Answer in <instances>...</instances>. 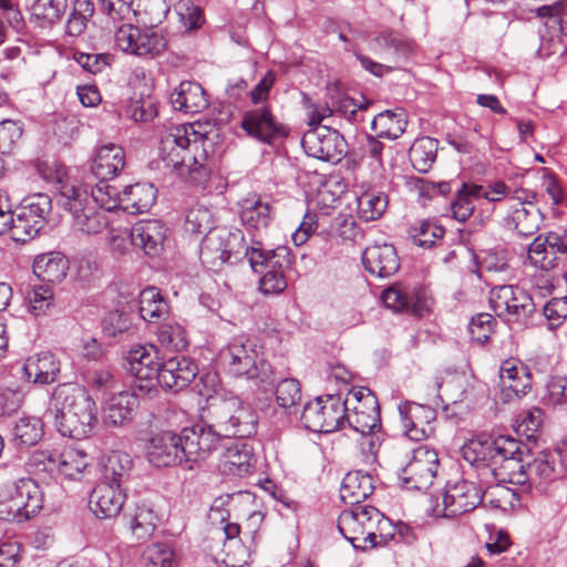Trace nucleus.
<instances>
[{
    "instance_id": "obj_3",
    "label": "nucleus",
    "mask_w": 567,
    "mask_h": 567,
    "mask_svg": "<svg viewBox=\"0 0 567 567\" xmlns=\"http://www.w3.org/2000/svg\"><path fill=\"white\" fill-rule=\"evenodd\" d=\"M47 415L54 419L63 436L75 440L87 437L97 423L96 404L78 383H61L53 389Z\"/></svg>"
},
{
    "instance_id": "obj_13",
    "label": "nucleus",
    "mask_w": 567,
    "mask_h": 567,
    "mask_svg": "<svg viewBox=\"0 0 567 567\" xmlns=\"http://www.w3.org/2000/svg\"><path fill=\"white\" fill-rule=\"evenodd\" d=\"M301 146L308 156L323 162L339 163L348 153V143L339 131L329 126L308 130Z\"/></svg>"
},
{
    "instance_id": "obj_46",
    "label": "nucleus",
    "mask_w": 567,
    "mask_h": 567,
    "mask_svg": "<svg viewBox=\"0 0 567 567\" xmlns=\"http://www.w3.org/2000/svg\"><path fill=\"white\" fill-rule=\"evenodd\" d=\"M439 142L435 138L423 136L416 138L409 150V159L415 171L427 173L437 156Z\"/></svg>"
},
{
    "instance_id": "obj_25",
    "label": "nucleus",
    "mask_w": 567,
    "mask_h": 567,
    "mask_svg": "<svg viewBox=\"0 0 567 567\" xmlns=\"http://www.w3.org/2000/svg\"><path fill=\"white\" fill-rule=\"evenodd\" d=\"M125 499L122 487L100 483L91 493L89 505L99 518H112L118 515Z\"/></svg>"
},
{
    "instance_id": "obj_36",
    "label": "nucleus",
    "mask_w": 567,
    "mask_h": 567,
    "mask_svg": "<svg viewBox=\"0 0 567 567\" xmlns=\"http://www.w3.org/2000/svg\"><path fill=\"white\" fill-rule=\"evenodd\" d=\"M272 219V207L260 196L252 195L240 202V220L248 230L267 228Z\"/></svg>"
},
{
    "instance_id": "obj_57",
    "label": "nucleus",
    "mask_w": 567,
    "mask_h": 567,
    "mask_svg": "<svg viewBox=\"0 0 567 567\" xmlns=\"http://www.w3.org/2000/svg\"><path fill=\"white\" fill-rule=\"evenodd\" d=\"M496 324V319L486 312H481L472 317L468 324L472 340L478 344L486 343L493 334Z\"/></svg>"
},
{
    "instance_id": "obj_10",
    "label": "nucleus",
    "mask_w": 567,
    "mask_h": 567,
    "mask_svg": "<svg viewBox=\"0 0 567 567\" xmlns=\"http://www.w3.org/2000/svg\"><path fill=\"white\" fill-rule=\"evenodd\" d=\"M51 208V198L47 194L38 193L24 198L8 227L11 238L25 243L37 236L44 227Z\"/></svg>"
},
{
    "instance_id": "obj_1",
    "label": "nucleus",
    "mask_w": 567,
    "mask_h": 567,
    "mask_svg": "<svg viewBox=\"0 0 567 567\" xmlns=\"http://www.w3.org/2000/svg\"><path fill=\"white\" fill-rule=\"evenodd\" d=\"M159 154L166 167L196 186H205L213 169L214 142L192 125L172 127L162 138Z\"/></svg>"
},
{
    "instance_id": "obj_28",
    "label": "nucleus",
    "mask_w": 567,
    "mask_h": 567,
    "mask_svg": "<svg viewBox=\"0 0 567 567\" xmlns=\"http://www.w3.org/2000/svg\"><path fill=\"white\" fill-rule=\"evenodd\" d=\"M245 256L252 270L261 276L267 271L287 270L291 264L290 250L286 246H279L271 250L247 247Z\"/></svg>"
},
{
    "instance_id": "obj_48",
    "label": "nucleus",
    "mask_w": 567,
    "mask_h": 567,
    "mask_svg": "<svg viewBox=\"0 0 567 567\" xmlns=\"http://www.w3.org/2000/svg\"><path fill=\"white\" fill-rule=\"evenodd\" d=\"M89 465L87 454L83 451L66 447L59 451L55 476L75 480Z\"/></svg>"
},
{
    "instance_id": "obj_30",
    "label": "nucleus",
    "mask_w": 567,
    "mask_h": 567,
    "mask_svg": "<svg viewBox=\"0 0 567 567\" xmlns=\"http://www.w3.org/2000/svg\"><path fill=\"white\" fill-rule=\"evenodd\" d=\"M511 213L505 218L506 225L518 235L528 237L539 228L540 212L530 200L520 199L509 205Z\"/></svg>"
},
{
    "instance_id": "obj_54",
    "label": "nucleus",
    "mask_w": 567,
    "mask_h": 567,
    "mask_svg": "<svg viewBox=\"0 0 567 567\" xmlns=\"http://www.w3.org/2000/svg\"><path fill=\"white\" fill-rule=\"evenodd\" d=\"M157 516L151 508L137 507L128 519V527L137 540L145 542L156 529Z\"/></svg>"
},
{
    "instance_id": "obj_45",
    "label": "nucleus",
    "mask_w": 567,
    "mask_h": 567,
    "mask_svg": "<svg viewBox=\"0 0 567 567\" xmlns=\"http://www.w3.org/2000/svg\"><path fill=\"white\" fill-rule=\"evenodd\" d=\"M140 316L150 323H156L169 312L168 302L162 297L155 287L144 289L140 295Z\"/></svg>"
},
{
    "instance_id": "obj_62",
    "label": "nucleus",
    "mask_w": 567,
    "mask_h": 567,
    "mask_svg": "<svg viewBox=\"0 0 567 567\" xmlns=\"http://www.w3.org/2000/svg\"><path fill=\"white\" fill-rule=\"evenodd\" d=\"M176 10L179 21L187 32L198 30L205 22L203 10L194 6L192 0H181L176 6Z\"/></svg>"
},
{
    "instance_id": "obj_59",
    "label": "nucleus",
    "mask_w": 567,
    "mask_h": 567,
    "mask_svg": "<svg viewBox=\"0 0 567 567\" xmlns=\"http://www.w3.org/2000/svg\"><path fill=\"white\" fill-rule=\"evenodd\" d=\"M301 400V385L295 378H284L276 388V401L279 406L289 409Z\"/></svg>"
},
{
    "instance_id": "obj_32",
    "label": "nucleus",
    "mask_w": 567,
    "mask_h": 567,
    "mask_svg": "<svg viewBox=\"0 0 567 567\" xmlns=\"http://www.w3.org/2000/svg\"><path fill=\"white\" fill-rule=\"evenodd\" d=\"M374 491V480L369 473L351 471L346 474L340 487V497L351 506H362Z\"/></svg>"
},
{
    "instance_id": "obj_27",
    "label": "nucleus",
    "mask_w": 567,
    "mask_h": 567,
    "mask_svg": "<svg viewBox=\"0 0 567 567\" xmlns=\"http://www.w3.org/2000/svg\"><path fill=\"white\" fill-rule=\"evenodd\" d=\"M171 103L176 111L186 114L200 113L209 106L204 87L193 81H183L171 95Z\"/></svg>"
},
{
    "instance_id": "obj_14",
    "label": "nucleus",
    "mask_w": 567,
    "mask_h": 567,
    "mask_svg": "<svg viewBox=\"0 0 567 567\" xmlns=\"http://www.w3.org/2000/svg\"><path fill=\"white\" fill-rule=\"evenodd\" d=\"M240 127L251 138L264 144L287 137L289 127L279 122L270 104H262L244 112Z\"/></svg>"
},
{
    "instance_id": "obj_49",
    "label": "nucleus",
    "mask_w": 567,
    "mask_h": 567,
    "mask_svg": "<svg viewBox=\"0 0 567 567\" xmlns=\"http://www.w3.org/2000/svg\"><path fill=\"white\" fill-rule=\"evenodd\" d=\"M389 204L385 193L375 189L363 192L358 197V216L363 221L377 220L384 214Z\"/></svg>"
},
{
    "instance_id": "obj_44",
    "label": "nucleus",
    "mask_w": 567,
    "mask_h": 567,
    "mask_svg": "<svg viewBox=\"0 0 567 567\" xmlns=\"http://www.w3.org/2000/svg\"><path fill=\"white\" fill-rule=\"evenodd\" d=\"M59 450L51 446H41L33 450L25 462L27 471L42 480L55 476Z\"/></svg>"
},
{
    "instance_id": "obj_2",
    "label": "nucleus",
    "mask_w": 567,
    "mask_h": 567,
    "mask_svg": "<svg viewBox=\"0 0 567 567\" xmlns=\"http://www.w3.org/2000/svg\"><path fill=\"white\" fill-rule=\"evenodd\" d=\"M461 453L483 481L493 477L516 485L533 481L522 463V443L511 436L501 435L493 441L470 440Z\"/></svg>"
},
{
    "instance_id": "obj_42",
    "label": "nucleus",
    "mask_w": 567,
    "mask_h": 567,
    "mask_svg": "<svg viewBox=\"0 0 567 567\" xmlns=\"http://www.w3.org/2000/svg\"><path fill=\"white\" fill-rule=\"evenodd\" d=\"M138 406L137 396L130 391L114 393L105 408V421L113 425H122L131 421Z\"/></svg>"
},
{
    "instance_id": "obj_21",
    "label": "nucleus",
    "mask_w": 567,
    "mask_h": 567,
    "mask_svg": "<svg viewBox=\"0 0 567 567\" xmlns=\"http://www.w3.org/2000/svg\"><path fill=\"white\" fill-rule=\"evenodd\" d=\"M501 399L511 402L526 395L532 388L528 368L517 360H505L499 368Z\"/></svg>"
},
{
    "instance_id": "obj_34",
    "label": "nucleus",
    "mask_w": 567,
    "mask_h": 567,
    "mask_svg": "<svg viewBox=\"0 0 567 567\" xmlns=\"http://www.w3.org/2000/svg\"><path fill=\"white\" fill-rule=\"evenodd\" d=\"M127 363L130 372L141 381L157 379L161 362L156 357L153 347L136 346L128 351Z\"/></svg>"
},
{
    "instance_id": "obj_43",
    "label": "nucleus",
    "mask_w": 567,
    "mask_h": 567,
    "mask_svg": "<svg viewBox=\"0 0 567 567\" xmlns=\"http://www.w3.org/2000/svg\"><path fill=\"white\" fill-rule=\"evenodd\" d=\"M133 467V460L130 454L121 451H112L103 462L102 482L122 487L128 480Z\"/></svg>"
},
{
    "instance_id": "obj_29",
    "label": "nucleus",
    "mask_w": 567,
    "mask_h": 567,
    "mask_svg": "<svg viewBox=\"0 0 567 567\" xmlns=\"http://www.w3.org/2000/svg\"><path fill=\"white\" fill-rule=\"evenodd\" d=\"M60 365L56 357L47 351L29 357L23 365V372L28 381L44 385L56 381Z\"/></svg>"
},
{
    "instance_id": "obj_51",
    "label": "nucleus",
    "mask_w": 567,
    "mask_h": 567,
    "mask_svg": "<svg viewBox=\"0 0 567 567\" xmlns=\"http://www.w3.org/2000/svg\"><path fill=\"white\" fill-rule=\"evenodd\" d=\"M102 327L103 332L112 338L132 336L136 331L132 312L125 306L107 312L103 318Z\"/></svg>"
},
{
    "instance_id": "obj_24",
    "label": "nucleus",
    "mask_w": 567,
    "mask_h": 567,
    "mask_svg": "<svg viewBox=\"0 0 567 567\" xmlns=\"http://www.w3.org/2000/svg\"><path fill=\"white\" fill-rule=\"evenodd\" d=\"M167 228L157 219L140 220L131 229V240L148 256H157L164 248Z\"/></svg>"
},
{
    "instance_id": "obj_6",
    "label": "nucleus",
    "mask_w": 567,
    "mask_h": 567,
    "mask_svg": "<svg viewBox=\"0 0 567 567\" xmlns=\"http://www.w3.org/2000/svg\"><path fill=\"white\" fill-rule=\"evenodd\" d=\"M44 178L56 184L60 203L71 214L75 229L86 235H96L106 227L105 214L89 205L87 190L71 182L63 168L56 167L54 174L44 175Z\"/></svg>"
},
{
    "instance_id": "obj_58",
    "label": "nucleus",
    "mask_w": 567,
    "mask_h": 567,
    "mask_svg": "<svg viewBox=\"0 0 567 567\" xmlns=\"http://www.w3.org/2000/svg\"><path fill=\"white\" fill-rule=\"evenodd\" d=\"M27 300L34 316L44 315L53 302V290L49 285H34L27 291Z\"/></svg>"
},
{
    "instance_id": "obj_26",
    "label": "nucleus",
    "mask_w": 567,
    "mask_h": 567,
    "mask_svg": "<svg viewBox=\"0 0 567 567\" xmlns=\"http://www.w3.org/2000/svg\"><path fill=\"white\" fill-rule=\"evenodd\" d=\"M124 166V150L120 145L110 143L96 148L91 163V172L99 179H112Z\"/></svg>"
},
{
    "instance_id": "obj_63",
    "label": "nucleus",
    "mask_w": 567,
    "mask_h": 567,
    "mask_svg": "<svg viewBox=\"0 0 567 567\" xmlns=\"http://www.w3.org/2000/svg\"><path fill=\"white\" fill-rule=\"evenodd\" d=\"M134 0H101L100 11L114 23L130 20L132 16H136V11L132 8Z\"/></svg>"
},
{
    "instance_id": "obj_11",
    "label": "nucleus",
    "mask_w": 567,
    "mask_h": 567,
    "mask_svg": "<svg viewBox=\"0 0 567 567\" xmlns=\"http://www.w3.org/2000/svg\"><path fill=\"white\" fill-rule=\"evenodd\" d=\"M344 424L354 431L368 435L381 427L380 406L375 394L368 388H353L346 398Z\"/></svg>"
},
{
    "instance_id": "obj_41",
    "label": "nucleus",
    "mask_w": 567,
    "mask_h": 567,
    "mask_svg": "<svg viewBox=\"0 0 567 567\" xmlns=\"http://www.w3.org/2000/svg\"><path fill=\"white\" fill-rule=\"evenodd\" d=\"M484 195V186L475 183H462L456 189L455 198L451 202L454 219L465 223L474 213L475 202Z\"/></svg>"
},
{
    "instance_id": "obj_31",
    "label": "nucleus",
    "mask_w": 567,
    "mask_h": 567,
    "mask_svg": "<svg viewBox=\"0 0 567 567\" xmlns=\"http://www.w3.org/2000/svg\"><path fill=\"white\" fill-rule=\"evenodd\" d=\"M14 511H23L28 519L35 516L43 506V494L37 482L30 477L20 478L13 484Z\"/></svg>"
},
{
    "instance_id": "obj_7",
    "label": "nucleus",
    "mask_w": 567,
    "mask_h": 567,
    "mask_svg": "<svg viewBox=\"0 0 567 567\" xmlns=\"http://www.w3.org/2000/svg\"><path fill=\"white\" fill-rule=\"evenodd\" d=\"M245 237L240 229L226 227L209 230L202 240L199 259L202 265L213 271H220L225 265L240 259L245 250Z\"/></svg>"
},
{
    "instance_id": "obj_9",
    "label": "nucleus",
    "mask_w": 567,
    "mask_h": 567,
    "mask_svg": "<svg viewBox=\"0 0 567 567\" xmlns=\"http://www.w3.org/2000/svg\"><path fill=\"white\" fill-rule=\"evenodd\" d=\"M346 399L340 395L318 396L308 402L301 413L305 427L315 433H331L344 427Z\"/></svg>"
},
{
    "instance_id": "obj_38",
    "label": "nucleus",
    "mask_w": 567,
    "mask_h": 567,
    "mask_svg": "<svg viewBox=\"0 0 567 567\" xmlns=\"http://www.w3.org/2000/svg\"><path fill=\"white\" fill-rule=\"evenodd\" d=\"M68 10V0H34L30 7V22L40 29L58 24Z\"/></svg>"
},
{
    "instance_id": "obj_22",
    "label": "nucleus",
    "mask_w": 567,
    "mask_h": 567,
    "mask_svg": "<svg viewBox=\"0 0 567 567\" xmlns=\"http://www.w3.org/2000/svg\"><path fill=\"white\" fill-rule=\"evenodd\" d=\"M197 373V365L192 359L178 355L162 362L156 380L164 389L178 392L187 388Z\"/></svg>"
},
{
    "instance_id": "obj_12",
    "label": "nucleus",
    "mask_w": 567,
    "mask_h": 567,
    "mask_svg": "<svg viewBox=\"0 0 567 567\" xmlns=\"http://www.w3.org/2000/svg\"><path fill=\"white\" fill-rule=\"evenodd\" d=\"M115 45L123 52L140 58L154 59L167 47L165 37L152 28L141 29L132 23H123L115 30Z\"/></svg>"
},
{
    "instance_id": "obj_55",
    "label": "nucleus",
    "mask_w": 567,
    "mask_h": 567,
    "mask_svg": "<svg viewBox=\"0 0 567 567\" xmlns=\"http://www.w3.org/2000/svg\"><path fill=\"white\" fill-rule=\"evenodd\" d=\"M110 179H100L91 188V197L101 208L112 212L121 209L122 193L109 183Z\"/></svg>"
},
{
    "instance_id": "obj_17",
    "label": "nucleus",
    "mask_w": 567,
    "mask_h": 567,
    "mask_svg": "<svg viewBox=\"0 0 567 567\" xmlns=\"http://www.w3.org/2000/svg\"><path fill=\"white\" fill-rule=\"evenodd\" d=\"M182 432L176 434L172 431H161L153 434L145 447L147 461L157 467H168L188 463Z\"/></svg>"
},
{
    "instance_id": "obj_33",
    "label": "nucleus",
    "mask_w": 567,
    "mask_h": 567,
    "mask_svg": "<svg viewBox=\"0 0 567 567\" xmlns=\"http://www.w3.org/2000/svg\"><path fill=\"white\" fill-rule=\"evenodd\" d=\"M157 189L151 183H136L126 186L122 192L121 209L128 214L148 212L155 204Z\"/></svg>"
},
{
    "instance_id": "obj_61",
    "label": "nucleus",
    "mask_w": 567,
    "mask_h": 567,
    "mask_svg": "<svg viewBox=\"0 0 567 567\" xmlns=\"http://www.w3.org/2000/svg\"><path fill=\"white\" fill-rule=\"evenodd\" d=\"M152 567H177L176 555L168 543H154L145 550Z\"/></svg>"
},
{
    "instance_id": "obj_37",
    "label": "nucleus",
    "mask_w": 567,
    "mask_h": 567,
    "mask_svg": "<svg viewBox=\"0 0 567 567\" xmlns=\"http://www.w3.org/2000/svg\"><path fill=\"white\" fill-rule=\"evenodd\" d=\"M32 267L34 275L43 282L59 284L66 277L69 260L63 254L52 251L38 256Z\"/></svg>"
},
{
    "instance_id": "obj_53",
    "label": "nucleus",
    "mask_w": 567,
    "mask_h": 567,
    "mask_svg": "<svg viewBox=\"0 0 567 567\" xmlns=\"http://www.w3.org/2000/svg\"><path fill=\"white\" fill-rule=\"evenodd\" d=\"M548 250L544 244H540V236H538L528 247V259L540 271L561 274L563 257L558 254L551 255Z\"/></svg>"
},
{
    "instance_id": "obj_15",
    "label": "nucleus",
    "mask_w": 567,
    "mask_h": 567,
    "mask_svg": "<svg viewBox=\"0 0 567 567\" xmlns=\"http://www.w3.org/2000/svg\"><path fill=\"white\" fill-rule=\"evenodd\" d=\"M378 508L371 505L352 506L338 517L340 534L357 549H369L372 525L378 518Z\"/></svg>"
},
{
    "instance_id": "obj_35",
    "label": "nucleus",
    "mask_w": 567,
    "mask_h": 567,
    "mask_svg": "<svg viewBox=\"0 0 567 567\" xmlns=\"http://www.w3.org/2000/svg\"><path fill=\"white\" fill-rule=\"evenodd\" d=\"M255 465L252 449L247 443L234 444L225 450L220 458V466L225 474L245 476Z\"/></svg>"
},
{
    "instance_id": "obj_5",
    "label": "nucleus",
    "mask_w": 567,
    "mask_h": 567,
    "mask_svg": "<svg viewBox=\"0 0 567 567\" xmlns=\"http://www.w3.org/2000/svg\"><path fill=\"white\" fill-rule=\"evenodd\" d=\"M220 359L231 375L251 380L264 391L272 386L278 379L274 367L259 355L255 342L245 337L234 338L226 349L220 351Z\"/></svg>"
},
{
    "instance_id": "obj_39",
    "label": "nucleus",
    "mask_w": 567,
    "mask_h": 567,
    "mask_svg": "<svg viewBox=\"0 0 567 567\" xmlns=\"http://www.w3.org/2000/svg\"><path fill=\"white\" fill-rule=\"evenodd\" d=\"M529 475L538 483L551 482L567 472V464L560 460L559 452H543L527 464Z\"/></svg>"
},
{
    "instance_id": "obj_4",
    "label": "nucleus",
    "mask_w": 567,
    "mask_h": 567,
    "mask_svg": "<svg viewBox=\"0 0 567 567\" xmlns=\"http://www.w3.org/2000/svg\"><path fill=\"white\" fill-rule=\"evenodd\" d=\"M204 417L224 439H246L257 433V413L237 395L213 399L205 410Z\"/></svg>"
},
{
    "instance_id": "obj_52",
    "label": "nucleus",
    "mask_w": 567,
    "mask_h": 567,
    "mask_svg": "<svg viewBox=\"0 0 567 567\" xmlns=\"http://www.w3.org/2000/svg\"><path fill=\"white\" fill-rule=\"evenodd\" d=\"M157 341L167 351L182 352L189 346V339L185 328L178 322H164L158 326Z\"/></svg>"
},
{
    "instance_id": "obj_40",
    "label": "nucleus",
    "mask_w": 567,
    "mask_h": 567,
    "mask_svg": "<svg viewBox=\"0 0 567 567\" xmlns=\"http://www.w3.org/2000/svg\"><path fill=\"white\" fill-rule=\"evenodd\" d=\"M370 45L374 53H390L394 60L405 59L413 51V42L392 30L377 33Z\"/></svg>"
},
{
    "instance_id": "obj_16",
    "label": "nucleus",
    "mask_w": 567,
    "mask_h": 567,
    "mask_svg": "<svg viewBox=\"0 0 567 567\" xmlns=\"http://www.w3.org/2000/svg\"><path fill=\"white\" fill-rule=\"evenodd\" d=\"M439 467L437 453L425 445L413 450L408 464L401 470L399 477L402 487L408 491H424L432 485Z\"/></svg>"
},
{
    "instance_id": "obj_19",
    "label": "nucleus",
    "mask_w": 567,
    "mask_h": 567,
    "mask_svg": "<svg viewBox=\"0 0 567 567\" xmlns=\"http://www.w3.org/2000/svg\"><path fill=\"white\" fill-rule=\"evenodd\" d=\"M184 447L189 465L198 460H205L213 451L220 446L225 440L210 426V422L203 417V423L182 430Z\"/></svg>"
},
{
    "instance_id": "obj_50",
    "label": "nucleus",
    "mask_w": 567,
    "mask_h": 567,
    "mask_svg": "<svg viewBox=\"0 0 567 567\" xmlns=\"http://www.w3.org/2000/svg\"><path fill=\"white\" fill-rule=\"evenodd\" d=\"M44 434L43 423L39 417H20L13 427V443L17 447L37 445Z\"/></svg>"
},
{
    "instance_id": "obj_23",
    "label": "nucleus",
    "mask_w": 567,
    "mask_h": 567,
    "mask_svg": "<svg viewBox=\"0 0 567 567\" xmlns=\"http://www.w3.org/2000/svg\"><path fill=\"white\" fill-rule=\"evenodd\" d=\"M364 269L379 278L393 276L400 269V258L392 244H373L362 254Z\"/></svg>"
},
{
    "instance_id": "obj_56",
    "label": "nucleus",
    "mask_w": 567,
    "mask_h": 567,
    "mask_svg": "<svg viewBox=\"0 0 567 567\" xmlns=\"http://www.w3.org/2000/svg\"><path fill=\"white\" fill-rule=\"evenodd\" d=\"M413 243L420 247L430 248L437 239H442L445 229L435 223L423 220L411 228Z\"/></svg>"
},
{
    "instance_id": "obj_64",
    "label": "nucleus",
    "mask_w": 567,
    "mask_h": 567,
    "mask_svg": "<svg viewBox=\"0 0 567 567\" xmlns=\"http://www.w3.org/2000/svg\"><path fill=\"white\" fill-rule=\"evenodd\" d=\"M126 115L135 122H148L157 115V109L151 96L131 99L126 106Z\"/></svg>"
},
{
    "instance_id": "obj_47",
    "label": "nucleus",
    "mask_w": 567,
    "mask_h": 567,
    "mask_svg": "<svg viewBox=\"0 0 567 567\" xmlns=\"http://www.w3.org/2000/svg\"><path fill=\"white\" fill-rule=\"evenodd\" d=\"M408 121L403 111H383L374 116L371 127L378 137L399 138L406 128Z\"/></svg>"
},
{
    "instance_id": "obj_20",
    "label": "nucleus",
    "mask_w": 567,
    "mask_h": 567,
    "mask_svg": "<svg viewBox=\"0 0 567 567\" xmlns=\"http://www.w3.org/2000/svg\"><path fill=\"white\" fill-rule=\"evenodd\" d=\"M483 487L461 480L447 486L443 495V516L456 517L476 508L483 501Z\"/></svg>"
},
{
    "instance_id": "obj_8",
    "label": "nucleus",
    "mask_w": 567,
    "mask_h": 567,
    "mask_svg": "<svg viewBox=\"0 0 567 567\" xmlns=\"http://www.w3.org/2000/svg\"><path fill=\"white\" fill-rule=\"evenodd\" d=\"M489 306L509 324L525 326L536 310L532 296L517 286L503 285L489 291Z\"/></svg>"
},
{
    "instance_id": "obj_60",
    "label": "nucleus",
    "mask_w": 567,
    "mask_h": 567,
    "mask_svg": "<svg viewBox=\"0 0 567 567\" xmlns=\"http://www.w3.org/2000/svg\"><path fill=\"white\" fill-rule=\"evenodd\" d=\"M378 518L372 525V530L369 535L370 543L369 548H375L379 546H385L391 542L396 534V526L392 524V522L385 517L379 509H378Z\"/></svg>"
},
{
    "instance_id": "obj_18",
    "label": "nucleus",
    "mask_w": 567,
    "mask_h": 567,
    "mask_svg": "<svg viewBox=\"0 0 567 567\" xmlns=\"http://www.w3.org/2000/svg\"><path fill=\"white\" fill-rule=\"evenodd\" d=\"M399 414L410 440L423 441L434 435L437 412L432 406L406 401L399 405Z\"/></svg>"
}]
</instances>
